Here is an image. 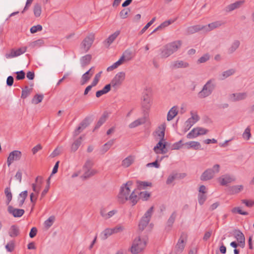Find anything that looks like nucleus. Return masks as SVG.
<instances>
[{
  "mask_svg": "<svg viewBox=\"0 0 254 254\" xmlns=\"http://www.w3.org/2000/svg\"><path fill=\"white\" fill-rule=\"evenodd\" d=\"M182 42L177 40L168 43L160 49V55L161 58H167L177 52L182 46Z\"/></svg>",
  "mask_w": 254,
  "mask_h": 254,
  "instance_id": "obj_1",
  "label": "nucleus"
},
{
  "mask_svg": "<svg viewBox=\"0 0 254 254\" xmlns=\"http://www.w3.org/2000/svg\"><path fill=\"white\" fill-rule=\"evenodd\" d=\"M147 240L145 238H141L138 237L135 239L130 248V252L132 254H138L141 252L146 247Z\"/></svg>",
  "mask_w": 254,
  "mask_h": 254,
  "instance_id": "obj_2",
  "label": "nucleus"
},
{
  "mask_svg": "<svg viewBox=\"0 0 254 254\" xmlns=\"http://www.w3.org/2000/svg\"><path fill=\"white\" fill-rule=\"evenodd\" d=\"M133 184V182L129 181L121 187L120 192L118 194V200L121 203H125L128 200L130 190L129 187Z\"/></svg>",
  "mask_w": 254,
  "mask_h": 254,
  "instance_id": "obj_3",
  "label": "nucleus"
},
{
  "mask_svg": "<svg viewBox=\"0 0 254 254\" xmlns=\"http://www.w3.org/2000/svg\"><path fill=\"white\" fill-rule=\"evenodd\" d=\"M214 81V79H211L203 86L202 90L198 93L199 98H206L212 94L216 86Z\"/></svg>",
  "mask_w": 254,
  "mask_h": 254,
  "instance_id": "obj_4",
  "label": "nucleus"
},
{
  "mask_svg": "<svg viewBox=\"0 0 254 254\" xmlns=\"http://www.w3.org/2000/svg\"><path fill=\"white\" fill-rule=\"evenodd\" d=\"M220 165L219 164L214 165L212 168H209L205 170L200 176V180L206 181L213 179L215 174L219 172Z\"/></svg>",
  "mask_w": 254,
  "mask_h": 254,
  "instance_id": "obj_5",
  "label": "nucleus"
},
{
  "mask_svg": "<svg viewBox=\"0 0 254 254\" xmlns=\"http://www.w3.org/2000/svg\"><path fill=\"white\" fill-rule=\"evenodd\" d=\"M94 40V35L90 34L84 38L80 45V48L84 52H87L91 47Z\"/></svg>",
  "mask_w": 254,
  "mask_h": 254,
  "instance_id": "obj_6",
  "label": "nucleus"
},
{
  "mask_svg": "<svg viewBox=\"0 0 254 254\" xmlns=\"http://www.w3.org/2000/svg\"><path fill=\"white\" fill-rule=\"evenodd\" d=\"M187 234L185 232H182L175 246L176 253H181L183 251L185 247V244L187 242Z\"/></svg>",
  "mask_w": 254,
  "mask_h": 254,
  "instance_id": "obj_7",
  "label": "nucleus"
},
{
  "mask_svg": "<svg viewBox=\"0 0 254 254\" xmlns=\"http://www.w3.org/2000/svg\"><path fill=\"white\" fill-rule=\"evenodd\" d=\"M22 157V153L19 150H14L11 152L7 159V164L9 167L14 161H18Z\"/></svg>",
  "mask_w": 254,
  "mask_h": 254,
  "instance_id": "obj_8",
  "label": "nucleus"
},
{
  "mask_svg": "<svg viewBox=\"0 0 254 254\" xmlns=\"http://www.w3.org/2000/svg\"><path fill=\"white\" fill-rule=\"evenodd\" d=\"M125 78V73L123 71L118 72L112 80L111 85L115 88L122 84Z\"/></svg>",
  "mask_w": 254,
  "mask_h": 254,
  "instance_id": "obj_9",
  "label": "nucleus"
},
{
  "mask_svg": "<svg viewBox=\"0 0 254 254\" xmlns=\"http://www.w3.org/2000/svg\"><path fill=\"white\" fill-rule=\"evenodd\" d=\"M27 50L26 47H23L20 48H18L17 50H14V49H12L10 50V52L9 53H6L5 55V57L6 59H11L14 57H16L20 56L21 55L24 54L26 52Z\"/></svg>",
  "mask_w": 254,
  "mask_h": 254,
  "instance_id": "obj_10",
  "label": "nucleus"
},
{
  "mask_svg": "<svg viewBox=\"0 0 254 254\" xmlns=\"http://www.w3.org/2000/svg\"><path fill=\"white\" fill-rule=\"evenodd\" d=\"M164 140V139H160L156 145L154 146L153 150L156 154H165L167 153V144L166 142H163Z\"/></svg>",
  "mask_w": 254,
  "mask_h": 254,
  "instance_id": "obj_11",
  "label": "nucleus"
},
{
  "mask_svg": "<svg viewBox=\"0 0 254 254\" xmlns=\"http://www.w3.org/2000/svg\"><path fill=\"white\" fill-rule=\"evenodd\" d=\"M91 118L86 117L79 124L78 127L75 130L74 135L76 136L79 134L84 128L88 127L91 123Z\"/></svg>",
  "mask_w": 254,
  "mask_h": 254,
  "instance_id": "obj_12",
  "label": "nucleus"
},
{
  "mask_svg": "<svg viewBox=\"0 0 254 254\" xmlns=\"http://www.w3.org/2000/svg\"><path fill=\"white\" fill-rule=\"evenodd\" d=\"M8 213L14 217H20L24 213L25 211L22 209L15 208L12 206H8L7 208Z\"/></svg>",
  "mask_w": 254,
  "mask_h": 254,
  "instance_id": "obj_13",
  "label": "nucleus"
},
{
  "mask_svg": "<svg viewBox=\"0 0 254 254\" xmlns=\"http://www.w3.org/2000/svg\"><path fill=\"white\" fill-rule=\"evenodd\" d=\"M245 2V0H241L239 1H237L234 3H231L227 5L225 8V10L229 12H231L236 9L240 8Z\"/></svg>",
  "mask_w": 254,
  "mask_h": 254,
  "instance_id": "obj_14",
  "label": "nucleus"
},
{
  "mask_svg": "<svg viewBox=\"0 0 254 254\" xmlns=\"http://www.w3.org/2000/svg\"><path fill=\"white\" fill-rule=\"evenodd\" d=\"M235 180V179L229 175H223L219 178V182L221 186H226Z\"/></svg>",
  "mask_w": 254,
  "mask_h": 254,
  "instance_id": "obj_15",
  "label": "nucleus"
},
{
  "mask_svg": "<svg viewBox=\"0 0 254 254\" xmlns=\"http://www.w3.org/2000/svg\"><path fill=\"white\" fill-rule=\"evenodd\" d=\"M223 24L224 22H223L222 21H216L209 23L208 25H204V32L210 31L214 29L221 26Z\"/></svg>",
  "mask_w": 254,
  "mask_h": 254,
  "instance_id": "obj_16",
  "label": "nucleus"
},
{
  "mask_svg": "<svg viewBox=\"0 0 254 254\" xmlns=\"http://www.w3.org/2000/svg\"><path fill=\"white\" fill-rule=\"evenodd\" d=\"M92 68H93V67H91L82 75L81 79V85L85 84L93 75L94 71L92 70Z\"/></svg>",
  "mask_w": 254,
  "mask_h": 254,
  "instance_id": "obj_17",
  "label": "nucleus"
},
{
  "mask_svg": "<svg viewBox=\"0 0 254 254\" xmlns=\"http://www.w3.org/2000/svg\"><path fill=\"white\" fill-rule=\"evenodd\" d=\"M201 30L204 32V25H196L189 27L187 29V32L188 34H191Z\"/></svg>",
  "mask_w": 254,
  "mask_h": 254,
  "instance_id": "obj_18",
  "label": "nucleus"
},
{
  "mask_svg": "<svg viewBox=\"0 0 254 254\" xmlns=\"http://www.w3.org/2000/svg\"><path fill=\"white\" fill-rule=\"evenodd\" d=\"M247 93L243 92L232 94L230 95V98L232 101L235 102L245 99L247 97Z\"/></svg>",
  "mask_w": 254,
  "mask_h": 254,
  "instance_id": "obj_19",
  "label": "nucleus"
},
{
  "mask_svg": "<svg viewBox=\"0 0 254 254\" xmlns=\"http://www.w3.org/2000/svg\"><path fill=\"white\" fill-rule=\"evenodd\" d=\"M120 33V31L118 30L116 31L115 33L111 35L104 42V44L105 46H109L111 44H112L114 41L117 38V37L119 35Z\"/></svg>",
  "mask_w": 254,
  "mask_h": 254,
  "instance_id": "obj_20",
  "label": "nucleus"
},
{
  "mask_svg": "<svg viewBox=\"0 0 254 254\" xmlns=\"http://www.w3.org/2000/svg\"><path fill=\"white\" fill-rule=\"evenodd\" d=\"M150 101L151 99L149 96L145 94L143 96V101L142 102V106L144 110H147L149 109L150 107Z\"/></svg>",
  "mask_w": 254,
  "mask_h": 254,
  "instance_id": "obj_21",
  "label": "nucleus"
},
{
  "mask_svg": "<svg viewBox=\"0 0 254 254\" xmlns=\"http://www.w3.org/2000/svg\"><path fill=\"white\" fill-rule=\"evenodd\" d=\"M173 68H186L189 66V64L183 61H176L172 64Z\"/></svg>",
  "mask_w": 254,
  "mask_h": 254,
  "instance_id": "obj_22",
  "label": "nucleus"
},
{
  "mask_svg": "<svg viewBox=\"0 0 254 254\" xmlns=\"http://www.w3.org/2000/svg\"><path fill=\"white\" fill-rule=\"evenodd\" d=\"M165 129L166 125L164 123L159 126L156 129L155 132L159 137L160 139H164Z\"/></svg>",
  "mask_w": 254,
  "mask_h": 254,
  "instance_id": "obj_23",
  "label": "nucleus"
},
{
  "mask_svg": "<svg viewBox=\"0 0 254 254\" xmlns=\"http://www.w3.org/2000/svg\"><path fill=\"white\" fill-rule=\"evenodd\" d=\"M178 113L177 107L176 106L173 107L168 112L167 114V120L168 121L172 120L176 117Z\"/></svg>",
  "mask_w": 254,
  "mask_h": 254,
  "instance_id": "obj_24",
  "label": "nucleus"
},
{
  "mask_svg": "<svg viewBox=\"0 0 254 254\" xmlns=\"http://www.w3.org/2000/svg\"><path fill=\"white\" fill-rule=\"evenodd\" d=\"M20 231L19 227L15 225H12L9 230L8 234L11 237H16L19 235Z\"/></svg>",
  "mask_w": 254,
  "mask_h": 254,
  "instance_id": "obj_25",
  "label": "nucleus"
},
{
  "mask_svg": "<svg viewBox=\"0 0 254 254\" xmlns=\"http://www.w3.org/2000/svg\"><path fill=\"white\" fill-rule=\"evenodd\" d=\"M186 145H187V148H193L194 150H197L200 149L201 145L199 142L191 141L188 142H186L184 144Z\"/></svg>",
  "mask_w": 254,
  "mask_h": 254,
  "instance_id": "obj_26",
  "label": "nucleus"
},
{
  "mask_svg": "<svg viewBox=\"0 0 254 254\" xmlns=\"http://www.w3.org/2000/svg\"><path fill=\"white\" fill-rule=\"evenodd\" d=\"M111 90V84H108L106 85L103 89L98 90L96 93V96L97 98H99L102 96L103 95L107 93Z\"/></svg>",
  "mask_w": 254,
  "mask_h": 254,
  "instance_id": "obj_27",
  "label": "nucleus"
},
{
  "mask_svg": "<svg viewBox=\"0 0 254 254\" xmlns=\"http://www.w3.org/2000/svg\"><path fill=\"white\" fill-rule=\"evenodd\" d=\"M92 56L91 55L88 54L81 57L80 59V63L82 67H85L86 65L89 64L91 61Z\"/></svg>",
  "mask_w": 254,
  "mask_h": 254,
  "instance_id": "obj_28",
  "label": "nucleus"
},
{
  "mask_svg": "<svg viewBox=\"0 0 254 254\" xmlns=\"http://www.w3.org/2000/svg\"><path fill=\"white\" fill-rule=\"evenodd\" d=\"M145 123V119L144 118H139L133 122L131 123L128 127L130 128L136 127L140 125H141Z\"/></svg>",
  "mask_w": 254,
  "mask_h": 254,
  "instance_id": "obj_29",
  "label": "nucleus"
},
{
  "mask_svg": "<svg viewBox=\"0 0 254 254\" xmlns=\"http://www.w3.org/2000/svg\"><path fill=\"white\" fill-rule=\"evenodd\" d=\"M127 198L128 200H130L132 203V205L133 206L137 203L138 200L139 199V196H138L134 190L131 192V194L129 195Z\"/></svg>",
  "mask_w": 254,
  "mask_h": 254,
  "instance_id": "obj_30",
  "label": "nucleus"
},
{
  "mask_svg": "<svg viewBox=\"0 0 254 254\" xmlns=\"http://www.w3.org/2000/svg\"><path fill=\"white\" fill-rule=\"evenodd\" d=\"M149 221L150 220L146 218V217H142L138 224L139 230L142 231L147 226Z\"/></svg>",
  "mask_w": 254,
  "mask_h": 254,
  "instance_id": "obj_31",
  "label": "nucleus"
},
{
  "mask_svg": "<svg viewBox=\"0 0 254 254\" xmlns=\"http://www.w3.org/2000/svg\"><path fill=\"white\" fill-rule=\"evenodd\" d=\"M243 189L242 185L233 186L229 188V191L231 194H236L240 192Z\"/></svg>",
  "mask_w": 254,
  "mask_h": 254,
  "instance_id": "obj_32",
  "label": "nucleus"
},
{
  "mask_svg": "<svg viewBox=\"0 0 254 254\" xmlns=\"http://www.w3.org/2000/svg\"><path fill=\"white\" fill-rule=\"evenodd\" d=\"M82 139V137L80 136L79 138H78L77 139H76L74 142L72 144L71 146V151L72 152L76 151L80 145L81 144V140Z\"/></svg>",
  "mask_w": 254,
  "mask_h": 254,
  "instance_id": "obj_33",
  "label": "nucleus"
},
{
  "mask_svg": "<svg viewBox=\"0 0 254 254\" xmlns=\"http://www.w3.org/2000/svg\"><path fill=\"white\" fill-rule=\"evenodd\" d=\"M235 238L238 242L243 240H245V238L243 233L239 230H235L234 231Z\"/></svg>",
  "mask_w": 254,
  "mask_h": 254,
  "instance_id": "obj_34",
  "label": "nucleus"
},
{
  "mask_svg": "<svg viewBox=\"0 0 254 254\" xmlns=\"http://www.w3.org/2000/svg\"><path fill=\"white\" fill-rule=\"evenodd\" d=\"M42 7L40 3H35L33 7V12L35 17H39L41 14Z\"/></svg>",
  "mask_w": 254,
  "mask_h": 254,
  "instance_id": "obj_35",
  "label": "nucleus"
},
{
  "mask_svg": "<svg viewBox=\"0 0 254 254\" xmlns=\"http://www.w3.org/2000/svg\"><path fill=\"white\" fill-rule=\"evenodd\" d=\"M84 171V173L83 175V177L85 179L89 178L97 173V171L94 169H87Z\"/></svg>",
  "mask_w": 254,
  "mask_h": 254,
  "instance_id": "obj_36",
  "label": "nucleus"
},
{
  "mask_svg": "<svg viewBox=\"0 0 254 254\" xmlns=\"http://www.w3.org/2000/svg\"><path fill=\"white\" fill-rule=\"evenodd\" d=\"M107 118V115H106V113H104L103 115L100 118L99 121H98L97 123L96 124L94 127V130L99 128L105 122Z\"/></svg>",
  "mask_w": 254,
  "mask_h": 254,
  "instance_id": "obj_37",
  "label": "nucleus"
},
{
  "mask_svg": "<svg viewBox=\"0 0 254 254\" xmlns=\"http://www.w3.org/2000/svg\"><path fill=\"white\" fill-rule=\"evenodd\" d=\"M176 217H177V212H176V211H175L172 213V214L171 215V216H170V217L169 218V219L167 220V227H169L170 228L172 227V226H173V224H174V223L175 221Z\"/></svg>",
  "mask_w": 254,
  "mask_h": 254,
  "instance_id": "obj_38",
  "label": "nucleus"
},
{
  "mask_svg": "<svg viewBox=\"0 0 254 254\" xmlns=\"http://www.w3.org/2000/svg\"><path fill=\"white\" fill-rule=\"evenodd\" d=\"M137 188L139 190L145 189L146 187H151L152 183L148 182L137 181L136 182Z\"/></svg>",
  "mask_w": 254,
  "mask_h": 254,
  "instance_id": "obj_39",
  "label": "nucleus"
},
{
  "mask_svg": "<svg viewBox=\"0 0 254 254\" xmlns=\"http://www.w3.org/2000/svg\"><path fill=\"white\" fill-rule=\"evenodd\" d=\"M121 57H123L124 61H128L132 59V52L131 50L127 49L124 52Z\"/></svg>",
  "mask_w": 254,
  "mask_h": 254,
  "instance_id": "obj_40",
  "label": "nucleus"
},
{
  "mask_svg": "<svg viewBox=\"0 0 254 254\" xmlns=\"http://www.w3.org/2000/svg\"><path fill=\"white\" fill-rule=\"evenodd\" d=\"M240 42L239 40H235L228 50L230 54L234 53L240 46Z\"/></svg>",
  "mask_w": 254,
  "mask_h": 254,
  "instance_id": "obj_41",
  "label": "nucleus"
},
{
  "mask_svg": "<svg viewBox=\"0 0 254 254\" xmlns=\"http://www.w3.org/2000/svg\"><path fill=\"white\" fill-rule=\"evenodd\" d=\"M133 162L132 156H129L122 161V165L125 167H129Z\"/></svg>",
  "mask_w": 254,
  "mask_h": 254,
  "instance_id": "obj_42",
  "label": "nucleus"
},
{
  "mask_svg": "<svg viewBox=\"0 0 254 254\" xmlns=\"http://www.w3.org/2000/svg\"><path fill=\"white\" fill-rule=\"evenodd\" d=\"M32 88L29 89L27 86H25L24 88L22 89L21 93V98L25 99L32 92Z\"/></svg>",
  "mask_w": 254,
  "mask_h": 254,
  "instance_id": "obj_43",
  "label": "nucleus"
},
{
  "mask_svg": "<svg viewBox=\"0 0 254 254\" xmlns=\"http://www.w3.org/2000/svg\"><path fill=\"white\" fill-rule=\"evenodd\" d=\"M44 96L42 94H36L33 99H32L31 102L32 104H38L41 102L43 99Z\"/></svg>",
  "mask_w": 254,
  "mask_h": 254,
  "instance_id": "obj_44",
  "label": "nucleus"
},
{
  "mask_svg": "<svg viewBox=\"0 0 254 254\" xmlns=\"http://www.w3.org/2000/svg\"><path fill=\"white\" fill-rule=\"evenodd\" d=\"M113 231L112 229L107 228L102 233V239L104 240L107 239V238L112 235Z\"/></svg>",
  "mask_w": 254,
  "mask_h": 254,
  "instance_id": "obj_45",
  "label": "nucleus"
},
{
  "mask_svg": "<svg viewBox=\"0 0 254 254\" xmlns=\"http://www.w3.org/2000/svg\"><path fill=\"white\" fill-rule=\"evenodd\" d=\"M139 199H141L143 201H146L150 196V193L147 191H142L138 193Z\"/></svg>",
  "mask_w": 254,
  "mask_h": 254,
  "instance_id": "obj_46",
  "label": "nucleus"
},
{
  "mask_svg": "<svg viewBox=\"0 0 254 254\" xmlns=\"http://www.w3.org/2000/svg\"><path fill=\"white\" fill-rule=\"evenodd\" d=\"M178 175H179L178 173L172 174L170 175L166 180V184L170 185L171 184H172L176 179L178 178Z\"/></svg>",
  "mask_w": 254,
  "mask_h": 254,
  "instance_id": "obj_47",
  "label": "nucleus"
},
{
  "mask_svg": "<svg viewBox=\"0 0 254 254\" xmlns=\"http://www.w3.org/2000/svg\"><path fill=\"white\" fill-rule=\"evenodd\" d=\"M5 247L7 252H13L15 248L14 242L13 241L9 242L5 245Z\"/></svg>",
  "mask_w": 254,
  "mask_h": 254,
  "instance_id": "obj_48",
  "label": "nucleus"
},
{
  "mask_svg": "<svg viewBox=\"0 0 254 254\" xmlns=\"http://www.w3.org/2000/svg\"><path fill=\"white\" fill-rule=\"evenodd\" d=\"M207 198L206 195L205 193H199L198 195V201L200 205L204 204Z\"/></svg>",
  "mask_w": 254,
  "mask_h": 254,
  "instance_id": "obj_49",
  "label": "nucleus"
},
{
  "mask_svg": "<svg viewBox=\"0 0 254 254\" xmlns=\"http://www.w3.org/2000/svg\"><path fill=\"white\" fill-rule=\"evenodd\" d=\"M4 193L7 199V204H8L10 201L11 200L12 196L10 189L9 188H5L4 190Z\"/></svg>",
  "mask_w": 254,
  "mask_h": 254,
  "instance_id": "obj_50",
  "label": "nucleus"
},
{
  "mask_svg": "<svg viewBox=\"0 0 254 254\" xmlns=\"http://www.w3.org/2000/svg\"><path fill=\"white\" fill-rule=\"evenodd\" d=\"M210 59V56L208 54H206L204 55L203 56L201 57L197 61V64H201L204 63L207 61H208Z\"/></svg>",
  "mask_w": 254,
  "mask_h": 254,
  "instance_id": "obj_51",
  "label": "nucleus"
},
{
  "mask_svg": "<svg viewBox=\"0 0 254 254\" xmlns=\"http://www.w3.org/2000/svg\"><path fill=\"white\" fill-rule=\"evenodd\" d=\"M156 17H153L140 31V34H142L155 21Z\"/></svg>",
  "mask_w": 254,
  "mask_h": 254,
  "instance_id": "obj_52",
  "label": "nucleus"
},
{
  "mask_svg": "<svg viewBox=\"0 0 254 254\" xmlns=\"http://www.w3.org/2000/svg\"><path fill=\"white\" fill-rule=\"evenodd\" d=\"M55 220V217L53 216H50L47 220L44 222V225L47 228H50L53 224V223Z\"/></svg>",
  "mask_w": 254,
  "mask_h": 254,
  "instance_id": "obj_53",
  "label": "nucleus"
},
{
  "mask_svg": "<svg viewBox=\"0 0 254 254\" xmlns=\"http://www.w3.org/2000/svg\"><path fill=\"white\" fill-rule=\"evenodd\" d=\"M235 72V70L234 69H230L226 71H224L222 73V76L223 77V79H225L232 75H233Z\"/></svg>",
  "mask_w": 254,
  "mask_h": 254,
  "instance_id": "obj_54",
  "label": "nucleus"
},
{
  "mask_svg": "<svg viewBox=\"0 0 254 254\" xmlns=\"http://www.w3.org/2000/svg\"><path fill=\"white\" fill-rule=\"evenodd\" d=\"M174 22L173 20H166L163 23H162L159 26H158V29H159L160 30L163 29V28L167 27L171 24H172Z\"/></svg>",
  "mask_w": 254,
  "mask_h": 254,
  "instance_id": "obj_55",
  "label": "nucleus"
},
{
  "mask_svg": "<svg viewBox=\"0 0 254 254\" xmlns=\"http://www.w3.org/2000/svg\"><path fill=\"white\" fill-rule=\"evenodd\" d=\"M197 129L196 128H193L187 135L188 138H194L198 136L196 135Z\"/></svg>",
  "mask_w": 254,
  "mask_h": 254,
  "instance_id": "obj_56",
  "label": "nucleus"
},
{
  "mask_svg": "<svg viewBox=\"0 0 254 254\" xmlns=\"http://www.w3.org/2000/svg\"><path fill=\"white\" fill-rule=\"evenodd\" d=\"M243 137L246 140H249L251 137V129L247 127L243 134Z\"/></svg>",
  "mask_w": 254,
  "mask_h": 254,
  "instance_id": "obj_57",
  "label": "nucleus"
},
{
  "mask_svg": "<svg viewBox=\"0 0 254 254\" xmlns=\"http://www.w3.org/2000/svg\"><path fill=\"white\" fill-rule=\"evenodd\" d=\"M129 12H130L129 8H124L120 11V16L122 18L125 19L127 17Z\"/></svg>",
  "mask_w": 254,
  "mask_h": 254,
  "instance_id": "obj_58",
  "label": "nucleus"
},
{
  "mask_svg": "<svg viewBox=\"0 0 254 254\" xmlns=\"http://www.w3.org/2000/svg\"><path fill=\"white\" fill-rule=\"evenodd\" d=\"M16 74V80H22L25 77V73L23 70H20L15 72Z\"/></svg>",
  "mask_w": 254,
  "mask_h": 254,
  "instance_id": "obj_59",
  "label": "nucleus"
},
{
  "mask_svg": "<svg viewBox=\"0 0 254 254\" xmlns=\"http://www.w3.org/2000/svg\"><path fill=\"white\" fill-rule=\"evenodd\" d=\"M232 212L233 213H238L240 214L243 215H248V212L246 211H243L241 210V209L239 207H234L232 209Z\"/></svg>",
  "mask_w": 254,
  "mask_h": 254,
  "instance_id": "obj_60",
  "label": "nucleus"
},
{
  "mask_svg": "<svg viewBox=\"0 0 254 254\" xmlns=\"http://www.w3.org/2000/svg\"><path fill=\"white\" fill-rule=\"evenodd\" d=\"M93 162L91 160H87L85 163L84 164L83 169L84 170H87V169H91L92 166H93Z\"/></svg>",
  "mask_w": 254,
  "mask_h": 254,
  "instance_id": "obj_61",
  "label": "nucleus"
},
{
  "mask_svg": "<svg viewBox=\"0 0 254 254\" xmlns=\"http://www.w3.org/2000/svg\"><path fill=\"white\" fill-rule=\"evenodd\" d=\"M197 129V132L196 135H204L206 134L208 130L204 128L200 127H196Z\"/></svg>",
  "mask_w": 254,
  "mask_h": 254,
  "instance_id": "obj_62",
  "label": "nucleus"
},
{
  "mask_svg": "<svg viewBox=\"0 0 254 254\" xmlns=\"http://www.w3.org/2000/svg\"><path fill=\"white\" fill-rule=\"evenodd\" d=\"M42 30V26L41 25H37L33 26L30 28V32L31 33H35L38 31H40Z\"/></svg>",
  "mask_w": 254,
  "mask_h": 254,
  "instance_id": "obj_63",
  "label": "nucleus"
},
{
  "mask_svg": "<svg viewBox=\"0 0 254 254\" xmlns=\"http://www.w3.org/2000/svg\"><path fill=\"white\" fill-rule=\"evenodd\" d=\"M101 73H102V71H100V72H99L98 73H97L95 75V76L94 78V79L92 81V83H91L92 86H95L97 84V83L99 82V78L101 76Z\"/></svg>",
  "mask_w": 254,
  "mask_h": 254,
  "instance_id": "obj_64",
  "label": "nucleus"
}]
</instances>
